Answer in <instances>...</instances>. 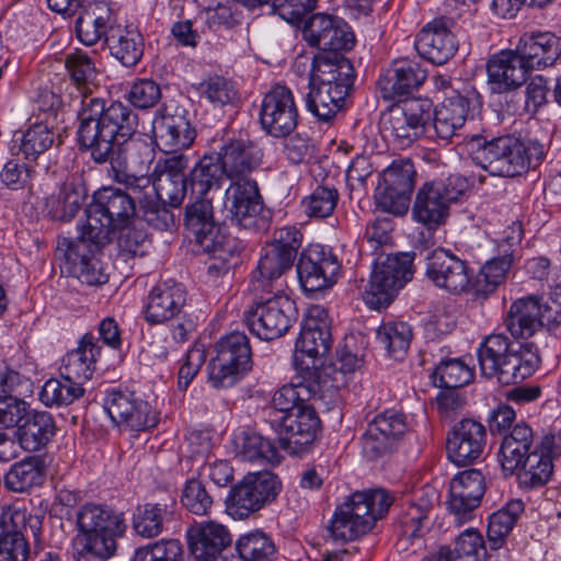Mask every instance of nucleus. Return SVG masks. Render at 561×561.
Returning <instances> with one entry per match:
<instances>
[{"instance_id": "nucleus-60", "label": "nucleus", "mask_w": 561, "mask_h": 561, "mask_svg": "<svg viewBox=\"0 0 561 561\" xmlns=\"http://www.w3.org/2000/svg\"><path fill=\"white\" fill-rule=\"evenodd\" d=\"M398 440L370 421L362 438L363 454L370 460L389 453Z\"/></svg>"}, {"instance_id": "nucleus-16", "label": "nucleus", "mask_w": 561, "mask_h": 561, "mask_svg": "<svg viewBox=\"0 0 561 561\" xmlns=\"http://www.w3.org/2000/svg\"><path fill=\"white\" fill-rule=\"evenodd\" d=\"M227 199L231 202V221L249 231L265 229L266 220L262 215L263 205L255 181L250 178H234L226 190Z\"/></svg>"}, {"instance_id": "nucleus-1", "label": "nucleus", "mask_w": 561, "mask_h": 561, "mask_svg": "<svg viewBox=\"0 0 561 561\" xmlns=\"http://www.w3.org/2000/svg\"><path fill=\"white\" fill-rule=\"evenodd\" d=\"M80 113L78 139L80 145L90 150L99 164H105L108 175H125L127 158L114 151V142H125L136 131L137 115L129 106L112 102L108 106L98 98L84 99ZM103 172V170H101Z\"/></svg>"}, {"instance_id": "nucleus-45", "label": "nucleus", "mask_w": 561, "mask_h": 561, "mask_svg": "<svg viewBox=\"0 0 561 561\" xmlns=\"http://www.w3.org/2000/svg\"><path fill=\"white\" fill-rule=\"evenodd\" d=\"M124 183L134 193L151 187L159 202L178 208L185 197L187 185L191 186V178H125Z\"/></svg>"}, {"instance_id": "nucleus-44", "label": "nucleus", "mask_w": 561, "mask_h": 561, "mask_svg": "<svg viewBox=\"0 0 561 561\" xmlns=\"http://www.w3.org/2000/svg\"><path fill=\"white\" fill-rule=\"evenodd\" d=\"M534 434L526 423L516 424L501 445L500 461L504 471L514 473L524 459L534 451Z\"/></svg>"}, {"instance_id": "nucleus-58", "label": "nucleus", "mask_w": 561, "mask_h": 561, "mask_svg": "<svg viewBox=\"0 0 561 561\" xmlns=\"http://www.w3.org/2000/svg\"><path fill=\"white\" fill-rule=\"evenodd\" d=\"M451 552L453 561H484L486 556L482 536L473 528L457 537Z\"/></svg>"}, {"instance_id": "nucleus-12", "label": "nucleus", "mask_w": 561, "mask_h": 561, "mask_svg": "<svg viewBox=\"0 0 561 561\" xmlns=\"http://www.w3.org/2000/svg\"><path fill=\"white\" fill-rule=\"evenodd\" d=\"M280 488V481L272 472H250L231 489L227 499V513L233 519H245L272 503Z\"/></svg>"}, {"instance_id": "nucleus-2", "label": "nucleus", "mask_w": 561, "mask_h": 561, "mask_svg": "<svg viewBox=\"0 0 561 561\" xmlns=\"http://www.w3.org/2000/svg\"><path fill=\"white\" fill-rule=\"evenodd\" d=\"M211 191H220L218 178L215 181L204 178H191V192L197 201L186 206L185 226L193 236L196 244L210 254L214 262L208 266L210 275L226 274L238 263L242 242L224 232L221 226L215 222L211 198H207Z\"/></svg>"}, {"instance_id": "nucleus-32", "label": "nucleus", "mask_w": 561, "mask_h": 561, "mask_svg": "<svg viewBox=\"0 0 561 561\" xmlns=\"http://www.w3.org/2000/svg\"><path fill=\"white\" fill-rule=\"evenodd\" d=\"M426 71L419 62L396 61L393 67L378 80V87L385 100L392 101L416 90L425 80Z\"/></svg>"}, {"instance_id": "nucleus-53", "label": "nucleus", "mask_w": 561, "mask_h": 561, "mask_svg": "<svg viewBox=\"0 0 561 561\" xmlns=\"http://www.w3.org/2000/svg\"><path fill=\"white\" fill-rule=\"evenodd\" d=\"M523 512L524 503L520 500H513L490 516L486 535L493 549L502 545Z\"/></svg>"}, {"instance_id": "nucleus-40", "label": "nucleus", "mask_w": 561, "mask_h": 561, "mask_svg": "<svg viewBox=\"0 0 561 561\" xmlns=\"http://www.w3.org/2000/svg\"><path fill=\"white\" fill-rule=\"evenodd\" d=\"M56 433L55 422L47 412H28L16 428L15 436L25 451H37L45 447Z\"/></svg>"}, {"instance_id": "nucleus-27", "label": "nucleus", "mask_w": 561, "mask_h": 561, "mask_svg": "<svg viewBox=\"0 0 561 561\" xmlns=\"http://www.w3.org/2000/svg\"><path fill=\"white\" fill-rule=\"evenodd\" d=\"M486 72L492 92L504 93L524 84L529 70L516 49H506L488 60Z\"/></svg>"}, {"instance_id": "nucleus-3", "label": "nucleus", "mask_w": 561, "mask_h": 561, "mask_svg": "<svg viewBox=\"0 0 561 561\" xmlns=\"http://www.w3.org/2000/svg\"><path fill=\"white\" fill-rule=\"evenodd\" d=\"M481 373L501 385H514L530 377L540 364L534 343L516 344L504 334L486 336L478 350Z\"/></svg>"}, {"instance_id": "nucleus-9", "label": "nucleus", "mask_w": 561, "mask_h": 561, "mask_svg": "<svg viewBox=\"0 0 561 561\" xmlns=\"http://www.w3.org/2000/svg\"><path fill=\"white\" fill-rule=\"evenodd\" d=\"M296 321L294 301L283 293H260L244 311V323L259 339L272 341L283 336Z\"/></svg>"}, {"instance_id": "nucleus-52", "label": "nucleus", "mask_w": 561, "mask_h": 561, "mask_svg": "<svg viewBox=\"0 0 561 561\" xmlns=\"http://www.w3.org/2000/svg\"><path fill=\"white\" fill-rule=\"evenodd\" d=\"M84 393L82 383L73 378H67L61 373V378H51L45 382L41 391V400L47 405L70 404Z\"/></svg>"}, {"instance_id": "nucleus-11", "label": "nucleus", "mask_w": 561, "mask_h": 561, "mask_svg": "<svg viewBox=\"0 0 561 561\" xmlns=\"http://www.w3.org/2000/svg\"><path fill=\"white\" fill-rule=\"evenodd\" d=\"M412 263L410 253L379 255L363 293L366 305L377 310L388 307L398 290L412 278Z\"/></svg>"}, {"instance_id": "nucleus-4", "label": "nucleus", "mask_w": 561, "mask_h": 561, "mask_svg": "<svg viewBox=\"0 0 561 561\" xmlns=\"http://www.w3.org/2000/svg\"><path fill=\"white\" fill-rule=\"evenodd\" d=\"M471 159L489 175H523L539 162L542 154L537 144H525L513 135L493 138L481 137L470 140Z\"/></svg>"}, {"instance_id": "nucleus-21", "label": "nucleus", "mask_w": 561, "mask_h": 561, "mask_svg": "<svg viewBox=\"0 0 561 561\" xmlns=\"http://www.w3.org/2000/svg\"><path fill=\"white\" fill-rule=\"evenodd\" d=\"M486 444L484 425L473 419L458 422L447 436L448 459L457 466H467L480 458Z\"/></svg>"}, {"instance_id": "nucleus-49", "label": "nucleus", "mask_w": 561, "mask_h": 561, "mask_svg": "<svg viewBox=\"0 0 561 561\" xmlns=\"http://www.w3.org/2000/svg\"><path fill=\"white\" fill-rule=\"evenodd\" d=\"M112 55L124 66H135L144 54L141 35L136 31L114 28L106 37Z\"/></svg>"}, {"instance_id": "nucleus-54", "label": "nucleus", "mask_w": 561, "mask_h": 561, "mask_svg": "<svg viewBox=\"0 0 561 561\" xmlns=\"http://www.w3.org/2000/svg\"><path fill=\"white\" fill-rule=\"evenodd\" d=\"M412 329L405 322H389L377 331L379 343L387 350L388 355L397 360L402 359L410 347Z\"/></svg>"}, {"instance_id": "nucleus-57", "label": "nucleus", "mask_w": 561, "mask_h": 561, "mask_svg": "<svg viewBox=\"0 0 561 561\" xmlns=\"http://www.w3.org/2000/svg\"><path fill=\"white\" fill-rule=\"evenodd\" d=\"M118 231L117 248L121 256L129 259L147 254L151 241L144 229L136 228L130 224Z\"/></svg>"}, {"instance_id": "nucleus-48", "label": "nucleus", "mask_w": 561, "mask_h": 561, "mask_svg": "<svg viewBox=\"0 0 561 561\" xmlns=\"http://www.w3.org/2000/svg\"><path fill=\"white\" fill-rule=\"evenodd\" d=\"M309 93L306 98L307 108L320 121L328 122L342 108L346 93L342 87L333 89L309 81Z\"/></svg>"}, {"instance_id": "nucleus-51", "label": "nucleus", "mask_w": 561, "mask_h": 561, "mask_svg": "<svg viewBox=\"0 0 561 561\" xmlns=\"http://www.w3.org/2000/svg\"><path fill=\"white\" fill-rule=\"evenodd\" d=\"M512 264V255L492 259L486 262L473 282L472 289L477 297L485 298L506 278Z\"/></svg>"}, {"instance_id": "nucleus-7", "label": "nucleus", "mask_w": 561, "mask_h": 561, "mask_svg": "<svg viewBox=\"0 0 561 561\" xmlns=\"http://www.w3.org/2000/svg\"><path fill=\"white\" fill-rule=\"evenodd\" d=\"M79 535L77 545L81 553L100 560L110 559L116 551V538L125 531L124 518L112 510L85 504L77 513Z\"/></svg>"}, {"instance_id": "nucleus-22", "label": "nucleus", "mask_w": 561, "mask_h": 561, "mask_svg": "<svg viewBox=\"0 0 561 561\" xmlns=\"http://www.w3.org/2000/svg\"><path fill=\"white\" fill-rule=\"evenodd\" d=\"M339 271L336 256L319 245L304 251L297 264L298 278L306 291H317L331 286Z\"/></svg>"}, {"instance_id": "nucleus-13", "label": "nucleus", "mask_w": 561, "mask_h": 561, "mask_svg": "<svg viewBox=\"0 0 561 561\" xmlns=\"http://www.w3.org/2000/svg\"><path fill=\"white\" fill-rule=\"evenodd\" d=\"M217 355L209 364V381L215 388H228L252 368L248 336L232 332L216 344Z\"/></svg>"}, {"instance_id": "nucleus-24", "label": "nucleus", "mask_w": 561, "mask_h": 561, "mask_svg": "<svg viewBox=\"0 0 561 561\" xmlns=\"http://www.w3.org/2000/svg\"><path fill=\"white\" fill-rule=\"evenodd\" d=\"M432 107L427 99H411L390 111L388 123L400 145L409 146L423 133L432 118Z\"/></svg>"}, {"instance_id": "nucleus-43", "label": "nucleus", "mask_w": 561, "mask_h": 561, "mask_svg": "<svg viewBox=\"0 0 561 561\" xmlns=\"http://www.w3.org/2000/svg\"><path fill=\"white\" fill-rule=\"evenodd\" d=\"M552 438L545 437L540 449H534L520 463L517 473L520 486L535 489L545 485L551 478L553 463L550 451Z\"/></svg>"}, {"instance_id": "nucleus-41", "label": "nucleus", "mask_w": 561, "mask_h": 561, "mask_svg": "<svg viewBox=\"0 0 561 561\" xmlns=\"http://www.w3.org/2000/svg\"><path fill=\"white\" fill-rule=\"evenodd\" d=\"M414 178H379L375 199L385 211L402 216L410 205Z\"/></svg>"}, {"instance_id": "nucleus-17", "label": "nucleus", "mask_w": 561, "mask_h": 561, "mask_svg": "<svg viewBox=\"0 0 561 561\" xmlns=\"http://www.w3.org/2000/svg\"><path fill=\"white\" fill-rule=\"evenodd\" d=\"M262 128L275 138L290 135L298 123V111L291 91L276 85L263 98L260 110Z\"/></svg>"}, {"instance_id": "nucleus-35", "label": "nucleus", "mask_w": 561, "mask_h": 561, "mask_svg": "<svg viewBox=\"0 0 561 561\" xmlns=\"http://www.w3.org/2000/svg\"><path fill=\"white\" fill-rule=\"evenodd\" d=\"M186 293L181 284L164 282L152 288L147 308L146 320L152 324L163 323L180 313L185 305Z\"/></svg>"}, {"instance_id": "nucleus-15", "label": "nucleus", "mask_w": 561, "mask_h": 561, "mask_svg": "<svg viewBox=\"0 0 561 561\" xmlns=\"http://www.w3.org/2000/svg\"><path fill=\"white\" fill-rule=\"evenodd\" d=\"M262 152L252 145L233 141L219 152L205 154L194 164L193 175H245L256 171Z\"/></svg>"}, {"instance_id": "nucleus-56", "label": "nucleus", "mask_w": 561, "mask_h": 561, "mask_svg": "<svg viewBox=\"0 0 561 561\" xmlns=\"http://www.w3.org/2000/svg\"><path fill=\"white\" fill-rule=\"evenodd\" d=\"M472 376V370L458 358L442 360L433 374L435 385L445 389L463 387Z\"/></svg>"}, {"instance_id": "nucleus-39", "label": "nucleus", "mask_w": 561, "mask_h": 561, "mask_svg": "<svg viewBox=\"0 0 561 561\" xmlns=\"http://www.w3.org/2000/svg\"><path fill=\"white\" fill-rule=\"evenodd\" d=\"M89 240L82 239V233L76 242H68L66 239L59 243L58 249L66 245L64 253L67 264H69V273L76 276L81 283L94 286L102 285L108 280V275L103 271L101 263L88 257L81 252V248H85Z\"/></svg>"}, {"instance_id": "nucleus-29", "label": "nucleus", "mask_w": 561, "mask_h": 561, "mask_svg": "<svg viewBox=\"0 0 561 561\" xmlns=\"http://www.w3.org/2000/svg\"><path fill=\"white\" fill-rule=\"evenodd\" d=\"M484 491V478L480 470L468 469L451 479L448 505L458 522L479 506Z\"/></svg>"}, {"instance_id": "nucleus-25", "label": "nucleus", "mask_w": 561, "mask_h": 561, "mask_svg": "<svg viewBox=\"0 0 561 561\" xmlns=\"http://www.w3.org/2000/svg\"><path fill=\"white\" fill-rule=\"evenodd\" d=\"M427 278L437 287L459 295L470 287V276L465 261L443 249H436L427 256Z\"/></svg>"}, {"instance_id": "nucleus-28", "label": "nucleus", "mask_w": 561, "mask_h": 561, "mask_svg": "<svg viewBox=\"0 0 561 561\" xmlns=\"http://www.w3.org/2000/svg\"><path fill=\"white\" fill-rule=\"evenodd\" d=\"M419 55L435 65L447 62L457 51L458 45L449 30L448 21L435 20L421 30L415 39Z\"/></svg>"}, {"instance_id": "nucleus-37", "label": "nucleus", "mask_w": 561, "mask_h": 561, "mask_svg": "<svg viewBox=\"0 0 561 561\" xmlns=\"http://www.w3.org/2000/svg\"><path fill=\"white\" fill-rule=\"evenodd\" d=\"M114 31L111 9L104 2L90 3L84 7L76 20V33L79 41L92 46L105 39Z\"/></svg>"}, {"instance_id": "nucleus-64", "label": "nucleus", "mask_w": 561, "mask_h": 561, "mask_svg": "<svg viewBox=\"0 0 561 561\" xmlns=\"http://www.w3.org/2000/svg\"><path fill=\"white\" fill-rule=\"evenodd\" d=\"M28 553L23 531L7 527L0 535V561H26Z\"/></svg>"}, {"instance_id": "nucleus-61", "label": "nucleus", "mask_w": 561, "mask_h": 561, "mask_svg": "<svg viewBox=\"0 0 561 561\" xmlns=\"http://www.w3.org/2000/svg\"><path fill=\"white\" fill-rule=\"evenodd\" d=\"M241 455L249 461L261 459L271 463H278L280 461L277 447L271 440L256 433L244 435Z\"/></svg>"}, {"instance_id": "nucleus-23", "label": "nucleus", "mask_w": 561, "mask_h": 561, "mask_svg": "<svg viewBox=\"0 0 561 561\" xmlns=\"http://www.w3.org/2000/svg\"><path fill=\"white\" fill-rule=\"evenodd\" d=\"M152 134L156 146L165 153L190 147L195 138L185 111L179 107L160 111L152 122Z\"/></svg>"}, {"instance_id": "nucleus-14", "label": "nucleus", "mask_w": 561, "mask_h": 561, "mask_svg": "<svg viewBox=\"0 0 561 561\" xmlns=\"http://www.w3.org/2000/svg\"><path fill=\"white\" fill-rule=\"evenodd\" d=\"M561 322V306L549 305L538 296L523 297L514 301L506 319V328L515 337L528 339L541 328L549 330Z\"/></svg>"}, {"instance_id": "nucleus-63", "label": "nucleus", "mask_w": 561, "mask_h": 561, "mask_svg": "<svg viewBox=\"0 0 561 561\" xmlns=\"http://www.w3.org/2000/svg\"><path fill=\"white\" fill-rule=\"evenodd\" d=\"M198 91L214 105H226L237 99V91L231 81L224 77H209L198 84Z\"/></svg>"}, {"instance_id": "nucleus-59", "label": "nucleus", "mask_w": 561, "mask_h": 561, "mask_svg": "<svg viewBox=\"0 0 561 561\" xmlns=\"http://www.w3.org/2000/svg\"><path fill=\"white\" fill-rule=\"evenodd\" d=\"M183 557L180 541L169 539L137 549L133 561H183Z\"/></svg>"}, {"instance_id": "nucleus-36", "label": "nucleus", "mask_w": 561, "mask_h": 561, "mask_svg": "<svg viewBox=\"0 0 561 561\" xmlns=\"http://www.w3.org/2000/svg\"><path fill=\"white\" fill-rule=\"evenodd\" d=\"M301 381L297 386L287 385L279 388L272 398V405L275 410L289 414L296 408H300L304 399L300 396L307 392L310 398L320 396L323 388V373L314 365L307 366L302 370Z\"/></svg>"}, {"instance_id": "nucleus-19", "label": "nucleus", "mask_w": 561, "mask_h": 561, "mask_svg": "<svg viewBox=\"0 0 561 561\" xmlns=\"http://www.w3.org/2000/svg\"><path fill=\"white\" fill-rule=\"evenodd\" d=\"M320 419L316 409L310 404H302L279 420L285 436L279 437V446L291 455L302 453L312 444L320 431Z\"/></svg>"}, {"instance_id": "nucleus-55", "label": "nucleus", "mask_w": 561, "mask_h": 561, "mask_svg": "<svg viewBox=\"0 0 561 561\" xmlns=\"http://www.w3.org/2000/svg\"><path fill=\"white\" fill-rule=\"evenodd\" d=\"M237 550L243 561H273L275 556L274 542L262 531L241 536Z\"/></svg>"}, {"instance_id": "nucleus-18", "label": "nucleus", "mask_w": 561, "mask_h": 561, "mask_svg": "<svg viewBox=\"0 0 561 561\" xmlns=\"http://www.w3.org/2000/svg\"><path fill=\"white\" fill-rule=\"evenodd\" d=\"M104 409L115 425L129 431H146L158 422L150 404L133 392H111Z\"/></svg>"}, {"instance_id": "nucleus-34", "label": "nucleus", "mask_w": 561, "mask_h": 561, "mask_svg": "<svg viewBox=\"0 0 561 561\" xmlns=\"http://www.w3.org/2000/svg\"><path fill=\"white\" fill-rule=\"evenodd\" d=\"M231 540L229 530L216 522L195 523L187 529L188 548L196 560L220 554Z\"/></svg>"}, {"instance_id": "nucleus-8", "label": "nucleus", "mask_w": 561, "mask_h": 561, "mask_svg": "<svg viewBox=\"0 0 561 561\" xmlns=\"http://www.w3.org/2000/svg\"><path fill=\"white\" fill-rule=\"evenodd\" d=\"M470 190L467 178H436L425 182L416 193L412 217L428 230L444 225L451 203Z\"/></svg>"}, {"instance_id": "nucleus-42", "label": "nucleus", "mask_w": 561, "mask_h": 561, "mask_svg": "<svg viewBox=\"0 0 561 561\" xmlns=\"http://www.w3.org/2000/svg\"><path fill=\"white\" fill-rule=\"evenodd\" d=\"M469 113V101L460 94H453L446 98L434 112V129L443 140H450L458 136L467 121Z\"/></svg>"}, {"instance_id": "nucleus-47", "label": "nucleus", "mask_w": 561, "mask_h": 561, "mask_svg": "<svg viewBox=\"0 0 561 561\" xmlns=\"http://www.w3.org/2000/svg\"><path fill=\"white\" fill-rule=\"evenodd\" d=\"M45 467L42 458L30 456L15 462L4 477V485L12 492L24 493L43 483Z\"/></svg>"}, {"instance_id": "nucleus-20", "label": "nucleus", "mask_w": 561, "mask_h": 561, "mask_svg": "<svg viewBox=\"0 0 561 561\" xmlns=\"http://www.w3.org/2000/svg\"><path fill=\"white\" fill-rule=\"evenodd\" d=\"M302 33L309 45L321 50L336 53L351 49L354 45V35L347 24L330 14H313L306 21Z\"/></svg>"}, {"instance_id": "nucleus-31", "label": "nucleus", "mask_w": 561, "mask_h": 561, "mask_svg": "<svg viewBox=\"0 0 561 561\" xmlns=\"http://www.w3.org/2000/svg\"><path fill=\"white\" fill-rule=\"evenodd\" d=\"M293 263L294 260L284 252L267 245L256 270L253 272L249 290L253 295L260 293L272 294L273 291L283 293L284 284L280 277L291 267Z\"/></svg>"}, {"instance_id": "nucleus-30", "label": "nucleus", "mask_w": 561, "mask_h": 561, "mask_svg": "<svg viewBox=\"0 0 561 561\" xmlns=\"http://www.w3.org/2000/svg\"><path fill=\"white\" fill-rule=\"evenodd\" d=\"M516 51L529 71L547 68L561 55V38L551 32L526 33L519 38Z\"/></svg>"}, {"instance_id": "nucleus-33", "label": "nucleus", "mask_w": 561, "mask_h": 561, "mask_svg": "<svg viewBox=\"0 0 561 561\" xmlns=\"http://www.w3.org/2000/svg\"><path fill=\"white\" fill-rule=\"evenodd\" d=\"M354 69L348 59L336 53H320L313 57L310 73L311 82L333 89H342L348 94L353 81Z\"/></svg>"}, {"instance_id": "nucleus-38", "label": "nucleus", "mask_w": 561, "mask_h": 561, "mask_svg": "<svg viewBox=\"0 0 561 561\" xmlns=\"http://www.w3.org/2000/svg\"><path fill=\"white\" fill-rule=\"evenodd\" d=\"M87 195L88 190L82 180L65 181L57 192L46 198V215L55 220H70L81 208Z\"/></svg>"}, {"instance_id": "nucleus-62", "label": "nucleus", "mask_w": 561, "mask_h": 561, "mask_svg": "<svg viewBox=\"0 0 561 561\" xmlns=\"http://www.w3.org/2000/svg\"><path fill=\"white\" fill-rule=\"evenodd\" d=\"M337 191L333 187L318 186L308 197L304 198L302 206L308 217H329L337 202Z\"/></svg>"}, {"instance_id": "nucleus-6", "label": "nucleus", "mask_w": 561, "mask_h": 561, "mask_svg": "<svg viewBox=\"0 0 561 561\" xmlns=\"http://www.w3.org/2000/svg\"><path fill=\"white\" fill-rule=\"evenodd\" d=\"M393 497L383 489L357 491L337 507L329 526L334 541L354 540L367 534L389 510Z\"/></svg>"}, {"instance_id": "nucleus-26", "label": "nucleus", "mask_w": 561, "mask_h": 561, "mask_svg": "<svg viewBox=\"0 0 561 561\" xmlns=\"http://www.w3.org/2000/svg\"><path fill=\"white\" fill-rule=\"evenodd\" d=\"M331 343L332 337L327 310L320 306L311 307L296 341V360L304 356L312 360L321 358L330 351Z\"/></svg>"}, {"instance_id": "nucleus-46", "label": "nucleus", "mask_w": 561, "mask_h": 561, "mask_svg": "<svg viewBox=\"0 0 561 561\" xmlns=\"http://www.w3.org/2000/svg\"><path fill=\"white\" fill-rule=\"evenodd\" d=\"M99 354L100 347L93 342V336L85 334L79 342V346L66 355L62 373L67 378H73L83 383L92 377Z\"/></svg>"}, {"instance_id": "nucleus-50", "label": "nucleus", "mask_w": 561, "mask_h": 561, "mask_svg": "<svg viewBox=\"0 0 561 561\" xmlns=\"http://www.w3.org/2000/svg\"><path fill=\"white\" fill-rule=\"evenodd\" d=\"M168 515L167 503H146L136 508L133 516V528L144 538L157 537L162 533Z\"/></svg>"}, {"instance_id": "nucleus-10", "label": "nucleus", "mask_w": 561, "mask_h": 561, "mask_svg": "<svg viewBox=\"0 0 561 561\" xmlns=\"http://www.w3.org/2000/svg\"><path fill=\"white\" fill-rule=\"evenodd\" d=\"M412 263L410 253L379 255L363 293L366 305L377 310L388 307L398 290L412 278Z\"/></svg>"}, {"instance_id": "nucleus-5", "label": "nucleus", "mask_w": 561, "mask_h": 561, "mask_svg": "<svg viewBox=\"0 0 561 561\" xmlns=\"http://www.w3.org/2000/svg\"><path fill=\"white\" fill-rule=\"evenodd\" d=\"M135 215L136 206L130 194L112 186L102 187L93 194V202L87 209L82 239L104 245L114 231L133 224Z\"/></svg>"}]
</instances>
